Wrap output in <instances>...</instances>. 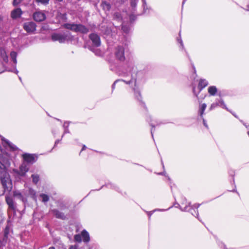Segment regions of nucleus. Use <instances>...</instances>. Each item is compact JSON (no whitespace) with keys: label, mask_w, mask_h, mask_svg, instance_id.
<instances>
[{"label":"nucleus","mask_w":249,"mask_h":249,"mask_svg":"<svg viewBox=\"0 0 249 249\" xmlns=\"http://www.w3.org/2000/svg\"><path fill=\"white\" fill-rule=\"evenodd\" d=\"M125 71H122L119 73V75L124 77V79L116 80L112 85V89H114L115 84L119 82H124L129 85L132 88L135 98L144 106V103L142 101L141 92L137 85L136 78L134 77L131 73L132 71L136 69L134 63L131 62H127L125 65Z\"/></svg>","instance_id":"obj_1"},{"label":"nucleus","mask_w":249,"mask_h":249,"mask_svg":"<svg viewBox=\"0 0 249 249\" xmlns=\"http://www.w3.org/2000/svg\"><path fill=\"white\" fill-rule=\"evenodd\" d=\"M0 178L4 192H10L13 186L8 173L5 170L1 171L0 172Z\"/></svg>","instance_id":"obj_2"},{"label":"nucleus","mask_w":249,"mask_h":249,"mask_svg":"<svg viewBox=\"0 0 249 249\" xmlns=\"http://www.w3.org/2000/svg\"><path fill=\"white\" fill-rule=\"evenodd\" d=\"M72 36L69 32L63 33H53L52 35V39L54 41H58L60 43H64L67 41L71 40Z\"/></svg>","instance_id":"obj_3"},{"label":"nucleus","mask_w":249,"mask_h":249,"mask_svg":"<svg viewBox=\"0 0 249 249\" xmlns=\"http://www.w3.org/2000/svg\"><path fill=\"white\" fill-rule=\"evenodd\" d=\"M64 27L68 29L71 30L75 32H80L85 34L89 32V29L85 26L81 24L67 23L64 25Z\"/></svg>","instance_id":"obj_4"},{"label":"nucleus","mask_w":249,"mask_h":249,"mask_svg":"<svg viewBox=\"0 0 249 249\" xmlns=\"http://www.w3.org/2000/svg\"><path fill=\"white\" fill-rule=\"evenodd\" d=\"M127 47L123 46H118L115 51L116 58L120 61H124L125 59L124 52L126 51Z\"/></svg>","instance_id":"obj_5"},{"label":"nucleus","mask_w":249,"mask_h":249,"mask_svg":"<svg viewBox=\"0 0 249 249\" xmlns=\"http://www.w3.org/2000/svg\"><path fill=\"white\" fill-rule=\"evenodd\" d=\"M200 205V204H195L194 205L191 206L190 203H188L187 204H185V206L183 208H182L179 204H178V206L177 207H178V206L179 207V209L182 211H191V213H192V214L193 215H195V214L193 213V212L192 211V210H193L196 214V216H195L197 217L198 215L197 209L199 208Z\"/></svg>","instance_id":"obj_6"},{"label":"nucleus","mask_w":249,"mask_h":249,"mask_svg":"<svg viewBox=\"0 0 249 249\" xmlns=\"http://www.w3.org/2000/svg\"><path fill=\"white\" fill-rule=\"evenodd\" d=\"M36 25L33 21L26 22L23 24V29L29 34H33L36 30Z\"/></svg>","instance_id":"obj_7"},{"label":"nucleus","mask_w":249,"mask_h":249,"mask_svg":"<svg viewBox=\"0 0 249 249\" xmlns=\"http://www.w3.org/2000/svg\"><path fill=\"white\" fill-rule=\"evenodd\" d=\"M28 164L25 162H23L19 166V170H14V172L20 176H24L26 173L29 171Z\"/></svg>","instance_id":"obj_8"},{"label":"nucleus","mask_w":249,"mask_h":249,"mask_svg":"<svg viewBox=\"0 0 249 249\" xmlns=\"http://www.w3.org/2000/svg\"><path fill=\"white\" fill-rule=\"evenodd\" d=\"M13 196L15 198L20 200L23 203H25L27 201V195L25 191H23L22 192L18 190L15 191L13 192Z\"/></svg>","instance_id":"obj_9"},{"label":"nucleus","mask_w":249,"mask_h":249,"mask_svg":"<svg viewBox=\"0 0 249 249\" xmlns=\"http://www.w3.org/2000/svg\"><path fill=\"white\" fill-rule=\"evenodd\" d=\"M22 157L24 160L23 162H25L28 164H33L34 163L36 159V157L34 154H31L25 153L22 155Z\"/></svg>","instance_id":"obj_10"},{"label":"nucleus","mask_w":249,"mask_h":249,"mask_svg":"<svg viewBox=\"0 0 249 249\" xmlns=\"http://www.w3.org/2000/svg\"><path fill=\"white\" fill-rule=\"evenodd\" d=\"M35 20L37 22H41L46 19V15L45 13L41 11L36 12L33 15Z\"/></svg>","instance_id":"obj_11"},{"label":"nucleus","mask_w":249,"mask_h":249,"mask_svg":"<svg viewBox=\"0 0 249 249\" xmlns=\"http://www.w3.org/2000/svg\"><path fill=\"white\" fill-rule=\"evenodd\" d=\"M89 38L92 42L93 45L95 46H99L101 44V41L99 36L95 34H91L89 36Z\"/></svg>","instance_id":"obj_12"},{"label":"nucleus","mask_w":249,"mask_h":249,"mask_svg":"<svg viewBox=\"0 0 249 249\" xmlns=\"http://www.w3.org/2000/svg\"><path fill=\"white\" fill-rule=\"evenodd\" d=\"M0 60L2 61V63L7 64L8 62V57L4 49L0 48Z\"/></svg>","instance_id":"obj_13"},{"label":"nucleus","mask_w":249,"mask_h":249,"mask_svg":"<svg viewBox=\"0 0 249 249\" xmlns=\"http://www.w3.org/2000/svg\"><path fill=\"white\" fill-rule=\"evenodd\" d=\"M2 141L4 143V146L9 148L11 150L16 151L18 149V147L13 143L5 139L4 138H1Z\"/></svg>","instance_id":"obj_14"},{"label":"nucleus","mask_w":249,"mask_h":249,"mask_svg":"<svg viewBox=\"0 0 249 249\" xmlns=\"http://www.w3.org/2000/svg\"><path fill=\"white\" fill-rule=\"evenodd\" d=\"M6 202L8 204L9 208L13 210H15L16 209V206L15 205V203L12 199V198L10 196H6Z\"/></svg>","instance_id":"obj_15"},{"label":"nucleus","mask_w":249,"mask_h":249,"mask_svg":"<svg viewBox=\"0 0 249 249\" xmlns=\"http://www.w3.org/2000/svg\"><path fill=\"white\" fill-rule=\"evenodd\" d=\"M52 213L57 218H60L62 219H65L66 218V216L65 214L59 212L58 210L54 209L52 211Z\"/></svg>","instance_id":"obj_16"},{"label":"nucleus","mask_w":249,"mask_h":249,"mask_svg":"<svg viewBox=\"0 0 249 249\" xmlns=\"http://www.w3.org/2000/svg\"><path fill=\"white\" fill-rule=\"evenodd\" d=\"M22 14V12L20 9L17 8L11 12V17L13 18H16L20 16Z\"/></svg>","instance_id":"obj_17"},{"label":"nucleus","mask_w":249,"mask_h":249,"mask_svg":"<svg viewBox=\"0 0 249 249\" xmlns=\"http://www.w3.org/2000/svg\"><path fill=\"white\" fill-rule=\"evenodd\" d=\"M208 85V82L204 79H201L199 80L198 84V88L199 89V92L202 90L203 88L206 87Z\"/></svg>","instance_id":"obj_18"},{"label":"nucleus","mask_w":249,"mask_h":249,"mask_svg":"<svg viewBox=\"0 0 249 249\" xmlns=\"http://www.w3.org/2000/svg\"><path fill=\"white\" fill-rule=\"evenodd\" d=\"M217 91V89L214 86H210L208 89V92L211 96H215Z\"/></svg>","instance_id":"obj_19"},{"label":"nucleus","mask_w":249,"mask_h":249,"mask_svg":"<svg viewBox=\"0 0 249 249\" xmlns=\"http://www.w3.org/2000/svg\"><path fill=\"white\" fill-rule=\"evenodd\" d=\"M81 236L83 238V240L85 242H89L90 240L89 235V233L86 231L83 230L81 232Z\"/></svg>","instance_id":"obj_20"},{"label":"nucleus","mask_w":249,"mask_h":249,"mask_svg":"<svg viewBox=\"0 0 249 249\" xmlns=\"http://www.w3.org/2000/svg\"><path fill=\"white\" fill-rule=\"evenodd\" d=\"M101 5L102 8L105 11H108L111 8L110 4L106 1H102Z\"/></svg>","instance_id":"obj_21"},{"label":"nucleus","mask_w":249,"mask_h":249,"mask_svg":"<svg viewBox=\"0 0 249 249\" xmlns=\"http://www.w3.org/2000/svg\"><path fill=\"white\" fill-rule=\"evenodd\" d=\"M26 193L27 196L29 195L34 199L36 198V192L34 189L32 188H29L28 193L26 192Z\"/></svg>","instance_id":"obj_22"},{"label":"nucleus","mask_w":249,"mask_h":249,"mask_svg":"<svg viewBox=\"0 0 249 249\" xmlns=\"http://www.w3.org/2000/svg\"><path fill=\"white\" fill-rule=\"evenodd\" d=\"M10 57H11V59L12 60V61L14 63L15 65H16V64L17 63V53L14 51L11 52L10 53Z\"/></svg>","instance_id":"obj_23"},{"label":"nucleus","mask_w":249,"mask_h":249,"mask_svg":"<svg viewBox=\"0 0 249 249\" xmlns=\"http://www.w3.org/2000/svg\"><path fill=\"white\" fill-rule=\"evenodd\" d=\"M207 107V105L206 104L204 103L201 105V106L199 107V113L201 117H202L203 115L204 114V111Z\"/></svg>","instance_id":"obj_24"},{"label":"nucleus","mask_w":249,"mask_h":249,"mask_svg":"<svg viewBox=\"0 0 249 249\" xmlns=\"http://www.w3.org/2000/svg\"><path fill=\"white\" fill-rule=\"evenodd\" d=\"M39 196L42 198V201L44 203L47 202L49 200V196L46 194H41Z\"/></svg>","instance_id":"obj_25"},{"label":"nucleus","mask_w":249,"mask_h":249,"mask_svg":"<svg viewBox=\"0 0 249 249\" xmlns=\"http://www.w3.org/2000/svg\"><path fill=\"white\" fill-rule=\"evenodd\" d=\"M218 104H219V105L218 106H220L222 108H224V109H226L227 110L230 111L229 109H228V108L227 107L226 105H225L223 100L222 99H220L219 101H218V102L217 103Z\"/></svg>","instance_id":"obj_26"},{"label":"nucleus","mask_w":249,"mask_h":249,"mask_svg":"<svg viewBox=\"0 0 249 249\" xmlns=\"http://www.w3.org/2000/svg\"><path fill=\"white\" fill-rule=\"evenodd\" d=\"M113 18L118 21H121L122 17L120 13L116 12L114 14Z\"/></svg>","instance_id":"obj_27"},{"label":"nucleus","mask_w":249,"mask_h":249,"mask_svg":"<svg viewBox=\"0 0 249 249\" xmlns=\"http://www.w3.org/2000/svg\"><path fill=\"white\" fill-rule=\"evenodd\" d=\"M50 0H36V3L41 4L44 5H47L49 4Z\"/></svg>","instance_id":"obj_28"},{"label":"nucleus","mask_w":249,"mask_h":249,"mask_svg":"<svg viewBox=\"0 0 249 249\" xmlns=\"http://www.w3.org/2000/svg\"><path fill=\"white\" fill-rule=\"evenodd\" d=\"M32 179H33V182L34 183L36 184L38 182L39 178V176L38 175L33 174L32 175Z\"/></svg>","instance_id":"obj_29"},{"label":"nucleus","mask_w":249,"mask_h":249,"mask_svg":"<svg viewBox=\"0 0 249 249\" xmlns=\"http://www.w3.org/2000/svg\"><path fill=\"white\" fill-rule=\"evenodd\" d=\"M172 207H169L168 209H156V210H154L153 211H151V212H147L149 217H150L151 215L155 211H160V212H163V211H167L168 210V209H169L170 208H171Z\"/></svg>","instance_id":"obj_30"},{"label":"nucleus","mask_w":249,"mask_h":249,"mask_svg":"<svg viewBox=\"0 0 249 249\" xmlns=\"http://www.w3.org/2000/svg\"><path fill=\"white\" fill-rule=\"evenodd\" d=\"M8 228L7 227L4 231V237L3 238V241L5 243L7 242V238H8Z\"/></svg>","instance_id":"obj_31"},{"label":"nucleus","mask_w":249,"mask_h":249,"mask_svg":"<svg viewBox=\"0 0 249 249\" xmlns=\"http://www.w3.org/2000/svg\"><path fill=\"white\" fill-rule=\"evenodd\" d=\"M138 1V0H131V6L134 11L135 10V8L136 7Z\"/></svg>","instance_id":"obj_32"},{"label":"nucleus","mask_w":249,"mask_h":249,"mask_svg":"<svg viewBox=\"0 0 249 249\" xmlns=\"http://www.w3.org/2000/svg\"><path fill=\"white\" fill-rule=\"evenodd\" d=\"M75 241L77 242H81L82 241V236L80 234H76L74 237Z\"/></svg>","instance_id":"obj_33"},{"label":"nucleus","mask_w":249,"mask_h":249,"mask_svg":"<svg viewBox=\"0 0 249 249\" xmlns=\"http://www.w3.org/2000/svg\"><path fill=\"white\" fill-rule=\"evenodd\" d=\"M122 29L123 32L126 33H128L130 30V28L128 26L124 25V24L122 25Z\"/></svg>","instance_id":"obj_34"},{"label":"nucleus","mask_w":249,"mask_h":249,"mask_svg":"<svg viewBox=\"0 0 249 249\" xmlns=\"http://www.w3.org/2000/svg\"><path fill=\"white\" fill-rule=\"evenodd\" d=\"M219 105V104L217 103H213L211 105V107H210V110H212V109H213V108H214L215 107H217Z\"/></svg>","instance_id":"obj_35"},{"label":"nucleus","mask_w":249,"mask_h":249,"mask_svg":"<svg viewBox=\"0 0 249 249\" xmlns=\"http://www.w3.org/2000/svg\"><path fill=\"white\" fill-rule=\"evenodd\" d=\"M22 0H13V4L14 5H18Z\"/></svg>","instance_id":"obj_36"},{"label":"nucleus","mask_w":249,"mask_h":249,"mask_svg":"<svg viewBox=\"0 0 249 249\" xmlns=\"http://www.w3.org/2000/svg\"><path fill=\"white\" fill-rule=\"evenodd\" d=\"M78 249V245H75L70 246L69 249Z\"/></svg>","instance_id":"obj_37"},{"label":"nucleus","mask_w":249,"mask_h":249,"mask_svg":"<svg viewBox=\"0 0 249 249\" xmlns=\"http://www.w3.org/2000/svg\"><path fill=\"white\" fill-rule=\"evenodd\" d=\"M6 243H5L4 241H3V240L2 239V241H0V248L2 247L5 246Z\"/></svg>","instance_id":"obj_38"},{"label":"nucleus","mask_w":249,"mask_h":249,"mask_svg":"<svg viewBox=\"0 0 249 249\" xmlns=\"http://www.w3.org/2000/svg\"><path fill=\"white\" fill-rule=\"evenodd\" d=\"M202 119H203V124H204V125L206 127L208 128V125H207V123H206V120H205L204 118H203Z\"/></svg>","instance_id":"obj_39"},{"label":"nucleus","mask_w":249,"mask_h":249,"mask_svg":"<svg viewBox=\"0 0 249 249\" xmlns=\"http://www.w3.org/2000/svg\"><path fill=\"white\" fill-rule=\"evenodd\" d=\"M135 16L133 15L132 14V15H131L130 16V20H131V21L134 20H135Z\"/></svg>","instance_id":"obj_40"},{"label":"nucleus","mask_w":249,"mask_h":249,"mask_svg":"<svg viewBox=\"0 0 249 249\" xmlns=\"http://www.w3.org/2000/svg\"><path fill=\"white\" fill-rule=\"evenodd\" d=\"M68 126H69V124H68L67 123H65L64 124H63V127H64V129H65V128H68Z\"/></svg>","instance_id":"obj_41"},{"label":"nucleus","mask_w":249,"mask_h":249,"mask_svg":"<svg viewBox=\"0 0 249 249\" xmlns=\"http://www.w3.org/2000/svg\"><path fill=\"white\" fill-rule=\"evenodd\" d=\"M178 42L180 43V45L182 46V47L183 48V42H182V41L181 39H178Z\"/></svg>","instance_id":"obj_42"},{"label":"nucleus","mask_w":249,"mask_h":249,"mask_svg":"<svg viewBox=\"0 0 249 249\" xmlns=\"http://www.w3.org/2000/svg\"><path fill=\"white\" fill-rule=\"evenodd\" d=\"M5 166L3 164H2L0 161V169H3L4 168Z\"/></svg>","instance_id":"obj_43"},{"label":"nucleus","mask_w":249,"mask_h":249,"mask_svg":"<svg viewBox=\"0 0 249 249\" xmlns=\"http://www.w3.org/2000/svg\"><path fill=\"white\" fill-rule=\"evenodd\" d=\"M69 131L68 128H65L64 129V134L67 133H69Z\"/></svg>","instance_id":"obj_44"},{"label":"nucleus","mask_w":249,"mask_h":249,"mask_svg":"<svg viewBox=\"0 0 249 249\" xmlns=\"http://www.w3.org/2000/svg\"><path fill=\"white\" fill-rule=\"evenodd\" d=\"M86 148H87L86 146L85 145H83L82 149V151L85 150Z\"/></svg>","instance_id":"obj_45"},{"label":"nucleus","mask_w":249,"mask_h":249,"mask_svg":"<svg viewBox=\"0 0 249 249\" xmlns=\"http://www.w3.org/2000/svg\"><path fill=\"white\" fill-rule=\"evenodd\" d=\"M193 92L196 97L198 96V94L196 93L195 92V88L193 89Z\"/></svg>","instance_id":"obj_46"},{"label":"nucleus","mask_w":249,"mask_h":249,"mask_svg":"<svg viewBox=\"0 0 249 249\" xmlns=\"http://www.w3.org/2000/svg\"><path fill=\"white\" fill-rule=\"evenodd\" d=\"M95 53L96 55H100V52L97 50L95 52Z\"/></svg>","instance_id":"obj_47"},{"label":"nucleus","mask_w":249,"mask_h":249,"mask_svg":"<svg viewBox=\"0 0 249 249\" xmlns=\"http://www.w3.org/2000/svg\"><path fill=\"white\" fill-rule=\"evenodd\" d=\"M59 142V140H56L55 142V145Z\"/></svg>","instance_id":"obj_48"},{"label":"nucleus","mask_w":249,"mask_h":249,"mask_svg":"<svg viewBox=\"0 0 249 249\" xmlns=\"http://www.w3.org/2000/svg\"><path fill=\"white\" fill-rule=\"evenodd\" d=\"M14 67H15V68H16V66H15ZM14 72H15V73H18V71L16 69H15V71H14Z\"/></svg>","instance_id":"obj_49"},{"label":"nucleus","mask_w":249,"mask_h":249,"mask_svg":"<svg viewBox=\"0 0 249 249\" xmlns=\"http://www.w3.org/2000/svg\"><path fill=\"white\" fill-rule=\"evenodd\" d=\"M48 249H55L54 247H51Z\"/></svg>","instance_id":"obj_50"},{"label":"nucleus","mask_w":249,"mask_h":249,"mask_svg":"<svg viewBox=\"0 0 249 249\" xmlns=\"http://www.w3.org/2000/svg\"><path fill=\"white\" fill-rule=\"evenodd\" d=\"M160 175H165V173L163 172V173H159Z\"/></svg>","instance_id":"obj_51"},{"label":"nucleus","mask_w":249,"mask_h":249,"mask_svg":"<svg viewBox=\"0 0 249 249\" xmlns=\"http://www.w3.org/2000/svg\"><path fill=\"white\" fill-rule=\"evenodd\" d=\"M247 10L249 11V5L247 6Z\"/></svg>","instance_id":"obj_52"},{"label":"nucleus","mask_w":249,"mask_h":249,"mask_svg":"<svg viewBox=\"0 0 249 249\" xmlns=\"http://www.w3.org/2000/svg\"><path fill=\"white\" fill-rule=\"evenodd\" d=\"M151 134H152V136H153V130H151Z\"/></svg>","instance_id":"obj_53"},{"label":"nucleus","mask_w":249,"mask_h":249,"mask_svg":"<svg viewBox=\"0 0 249 249\" xmlns=\"http://www.w3.org/2000/svg\"><path fill=\"white\" fill-rule=\"evenodd\" d=\"M193 69H194V71H196V70H195V68L194 66H193Z\"/></svg>","instance_id":"obj_54"}]
</instances>
